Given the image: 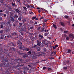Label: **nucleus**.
<instances>
[{
    "instance_id": "nucleus-28",
    "label": "nucleus",
    "mask_w": 74,
    "mask_h": 74,
    "mask_svg": "<svg viewBox=\"0 0 74 74\" xmlns=\"http://www.w3.org/2000/svg\"><path fill=\"white\" fill-rule=\"evenodd\" d=\"M4 60L5 62H8V58L5 59Z\"/></svg>"
},
{
    "instance_id": "nucleus-54",
    "label": "nucleus",
    "mask_w": 74,
    "mask_h": 74,
    "mask_svg": "<svg viewBox=\"0 0 74 74\" xmlns=\"http://www.w3.org/2000/svg\"><path fill=\"white\" fill-rule=\"evenodd\" d=\"M14 21L15 22H16V23H17V22H18V20H14Z\"/></svg>"
},
{
    "instance_id": "nucleus-17",
    "label": "nucleus",
    "mask_w": 74,
    "mask_h": 74,
    "mask_svg": "<svg viewBox=\"0 0 74 74\" xmlns=\"http://www.w3.org/2000/svg\"><path fill=\"white\" fill-rule=\"evenodd\" d=\"M37 45H35L34 46H33V48H35V49H37Z\"/></svg>"
},
{
    "instance_id": "nucleus-35",
    "label": "nucleus",
    "mask_w": 74,
    "mask_h": 74,
    "mask_svg": "<svg viewBox=\"0 0 74 74\" xmlns=\"http://www.w3.org/2000/svg\"><path fill=\"white\" fill-rule=\"evenodd\" d=\"M47 70H48V71H52V68H48Z\"/></svg>"
},
{
    "instance_id": "nucleus-9",
    "label": "nucleus",
    "mask_w": 74,
    "mask_h": 74,
    "mask_svg": "<svg viewBox=\"0 0 74 74\" xmlns=\"http://www.w3.org/2000/svg\"><path fill=\"white\" fill-rule=\"evenodd\" d=\"M38 36L39 37H40V39L39 40H41V38H44V36H43L42 35H41V34H40L38 35Z\"/></svg>"
},
{
    "instance_id": "nucleus-12",
    "label": "nucleus",
    "mask_w": 74,
    "mask_h": 74,
    "mask_svg": "<svg viewBox=\"0 0 74 74\" xmlns=\"http://www.w3.org/2000/svg\"><path fill=\"white\" fill-rule=\"evenodd\" d=\"M66 64L69 66V64H70V60H66Z\"/></svg>"
},
{
    "instance_id": "nucleus-27",
    "label": "nucleus",
    "mask_w": 74,
    "mask_h": 74,
    "mask_svg": "<svg viewBox=\"0 0 74 74\" xmlns=\"http://www.w3.org/2000/svg\"><path fill=\"white\" fill-rule=\"evenodd\" d=\"M11 23H10V22L9 21H8L7 22V25L8 26L9 25H10Z\"/></svg>"
},
{
    "instance_id": "nucleus-53",
    "label": "nucleus",
    "mask_w": 74,
    "mask_h": 74,
    "mask_svg": "<svg viewBox=\"0 0 74 74\" xmlns=\"http://www.w3.org/2000/svg\"><path fill=\"white\" fill-rule=\"evenodd\" d=\"M40 19H44V17H40Z\"/></svg>"
},
{
    "instance_id": "nucleus-22",
    "label": "nucleus",
    "mask_w": 74,
    "mask_h": 74,
    "mask_svg": "<svg viewBox=\"0 0 74 74\" xmlns=\"http://www.w3.org/2000/svg\"><path fill=\"white\" fill-rule=\"evenodd\" d=\"M70 52H71V50H70V49H68V51L67 53H70Z\"/></svg>"
},
{
    "instance_id": "nucleus-48",
    "label": "nucleus",
    "mask_w": 74,
    "mask_h": 74,
    "mask_svg": "<svg viewBox=\"0 0 74 74\" xmlns=\"http://www.w3.org/2000/svg\"><path fill=\"white\" fill-rule=\"evenodd\" d=\"M33 14V12H29V14L30 15H32V14Z\"/></svg>"
},
{
    "instance_id": "nucleus-13",
    "label": "nucleus",
    "mask_w": 74,
    "mask_h": 74,
    "mask_svg": "<svg viewBox=\"0 0 74 74\" xmlns=\"http://www.w3.org/2000/svg\"><path fill=\"white\" fill-rule=\"evenodd\" d=\"M40 28H41V26L40 25H38L37 26V30H40Z\"/></svg>"
},
{
    "instance_id": "nucleus-36",
    "label": "nucleus",
    "mask_w": 74,
    "mask_h": 74,
    "mask_svg": "<svg viewBox=\"0 0 74 74\" xmlns=\"http://www.w3.org/2000/svg\"><path fill=\"white\" fill-rule=\"evenodd\" d=\"M64 33H65V34H67V33H68V31H64Z\"/></svg>"
},
{
    "instance_id": "nucleus-41",
    "label": "nucleus",
    "mask_w": 74,
    "mask_h": 74,
    "mask_svg": "<svg viewBox=\"0 0 74 74\" xmlns=\"http://www.w3.org/2000/svg\"><path fill=\"white\" fill-rule=\"evenodd\" d=\"M69 36L70 37V38H72V37L73 36V35L70 34L69 35Z\"/></svg>"
},
{
    "instance_id": "nucleus-43",
    "label": "nucleus",
    "mask_w": 74,
    "mask_h": 74,
    "mask_svg": "<svg viewBox=\"0 0 74 74\" xmlns=\"http://www.w3.org/2000/svg\"><path fill=\"white\" fill-rule=\"evenodd\" d=\"M42 69L43 70H45L46 69V67L45 66H44L43 67Z\"/></svg>"
},
{
    "instance_id": "nucleus-42",
    "label": "nucleus",
    "mask_w": 74,
    "mask_h": 74,
    "mask_svg": "<svg viewBox=\"0 0 74 74\" xmlns=\"http://www.w3.org/2000/svg\"><path fill=\"white\" fill-rule=\"evenodd\" d=\"M23 9H24V10H27V8H26V7H23Z\"/></svg>"
},
{
    "instance_id": "nucleus-46",
    "label": "nucleus",
    "mask_w": 74,
    "mask_h": 74,
    "mask_svg": "<svg viewBox=\"0 0 74 74\" xmlns=\"http://www.w3.org/2000/svg\"><path fill=\"white\" fill-rule=\"evenodd\" d=\"M8 26H9V27H11L12 26V24H10Z\"/></svg>"
},
{
    "instance_id": "nucleus-31",
    "label": "nucleus",
    "mask_w": 74,
    "mask_h": 74,
    "mask_svg": "<svg viewBox=\"0 0 74 74\" xmlns=\"http://www.w3.org/2000/svg\"><path fill=\"white\" fill-rule=\"evenodd\" d=\"M12 50H13V51H16V48H12Z\"/></svg>"
},
{
    "instance_id": "nucleus-37",
    "label": "nucleus",
    "mask_w": 74,
    "mask_h": 74,
    "mask_svg": "<svg viewBox=\"0 0 74 74\" xmlns=\"http://www.w3.org/2000/svg\"><path fill=\"white\" fill-rule=\"evenodd\" d=\"M35 53V52L33 51H32L31 52V53L32 54V55H33V54H34Z\"/></svg>"
},
{
    "instance_id": "nucleus-38",
    "label": "nucleus",
    "mask_w": 74,
    "mask_h": 74,
    "mask_svg": "<svg viewBox=\"0 0 74 74\" xmlns=\"http://www.w3.org/2000/svg\"><path fill=\"white\" fill-rule=\"evenodd\" d=\"M63 69L64 70H66V69H67V67L66 66L64 67Z\"/></svg>"
},
{
    "instance_id": "nucleus-15",
    "label": "nucleus",
    "mask_w": 74,
    "mask_h": 74,
    "mask_svg": "<svg viewBox=\"0 0 74 74\" xmlns=\"http://www.w3.org/2000/svg\"><path fill=\"white\" fill-rule=\"evenodd\" d=\"M53 27H54V28H55V29H57V28H58L56 25L54 24H53Z\"/></svg>"
},
{
    "instance_id": "nucleus-47",
    "label": "nucleus",
    "mask_w": 74,
    "mask_h": 74,
    "mask_svg": "<svg viewBox=\"0 0 74 74\" xmlns=\"http://www.w3.org/2000/svg\"><path fill=\"white\" fill-rule=\"evenodd\" d=\"M28 53L29 55H30V54H31V53H32V52H31V51H29V52H28Z\"/></svg>"
},
{
    "instance_id": "nucleus-57",
    "label": "nucleus",
    "mask_w": 74,
    "mask_h": 74,
    "mask_svg": "<svg viewBox=\"0 0 74 74\" xmlns=\"http://www.w3.org/2000/svg\"><path fill=\"white\" fill-rule=\"evenodd\" d=\"M58 47V45H55V47H56V48H57Z\"/></svg>"
},
{
    "instance_id": "nucleus-24",
    "label": "nucleus",
    "mask_w": 74,
    "mask_h": 74,
    "mask_svg": "<svg viewBox=\"0 0 74 74\" xmlns=\"http://www.w3.org/2000/svg\"><path fill=\"white\" fill-rule=\"evenodd\" d=\"M10 14L11 16H12V15L14 14V13L12 12H10Z\"/></svg>"
},
{
    "instance_id": "nucleus-33",
    "label": "nucleus",
    "mask_w": 74,
    "mask_h": 74,
    "mask_svg": "<svg viewBox=\"0 0 74 74\" xmlns=\"http://www.w3.org/2000/svg\"><path fill=\"white\" fill-rule=\"evenodd\" d=\"M64 18H69V16H67V15H65L64 16Z\"/></svg>"
},
{
    "instance_id": "nucleus-45",
    "label": "nucleus",
    "mask_w": 74,
    "mask_h": 74,
    "mask_svg": "<svg viewBox=\"0 0 74 74\" xmlns=\"http://www.w3.org/2000/svg\"><path fill=\"white\" fill-rule=\"evenodd\" d=\"M3 15V14L2 13L0 12V16H2V15Z\"/></svg>"
},
{
    "instance_id": "nucleus-3",
    "label": "nucleus",
    "mask_w": 74,
    "mask_h": 74,
    "mask_svg": "<svg viewBox=\"0 0 74 74\" xmlns=\"http://www.w3.org/2000/svg\"><path fill=\"white\" fill-rule=\"evenodd\" d=\"M42 43L43 44H45L46 45H47L48 44V41L46 39H43L42 40Z\"/></svg>"
},
{
    "instance_id": "nucleus-2",
    "label": "nucleus",
    "mask_w": 74,
    "mask_h": 74,
    "mask_svg": "<svg viewBox=\"0 0 74 74\" xmlns=\"http://www.w3.org/2000/svg\"><path fill=\"white\" fill-rule=\"evenodd\" d=\"M18 54L19 55H21V56H22V58H26L28 56L27 54V53L25 52L24 53H20V51H18Z\"/></svg>"
},
{
    "instance_id": "nucleus-6",
    "label": "nucleus",
    "mask_w": 74,
    "mask_h": 74,
    "mask_svg": "<svg viewBox=\"0 0 74 74\" xmlns=\"http://www.w3.org/2000/svg\"><path fill=\"white\" fill-rule=\"evenodd\" d=\"M12 7H15V8H17L18 6L17 5H15V3H12Z\"/></svg>"
},
{
    "instance_id": "nucleus-10",
    "label": "nucleus",
    "mask_w": 74,
    "mask_h": 74,
    "mask_svg": "<svg viewBox=\"0 0 74 74\" xmlns=\"http://www.w3.org/2000/svg\"><path fill=\"white\" fill-rule=\"evenodd\" d=\"M14 18H18V14L16 12V14H14Z\"/></svg>"
},
{
    "instance_id": "nucleus-14",
    "label": "nucleus",
    "mask_w": 74,
    "mask_h": 74,
    "mask_svg": "<svg viewBox=\"0 0 74 74\" xmlns=\"http://www.w3.org/2000/svg\"><path fill=\"white\" fill-rule=\"evenodd\" d=\"M7 7L8 8V10H12V7L11 6H8Z\"/></svg>"
},
{
    "instance_id": "nucleus-18",
    "label": "nucleus",
    "mask_w": 74,
    "mask_h": 74,
    "mask_svg": "<svg viewBox=\"0 0 74 74\" xmlns=\"http://www.w3.org/2000/svg\"><path fill=\"white\" fill-rule=\"evenodd\" d=\"M44 31V28L42 27L40 29V32H43Z\"/></svg>"
},
{
    "instance_id": "nucleus-51",
    "label": "nucleus",
    "mask_w": 74,
    "mask_h": 74,
    "mask_svg": "<svg viewBox=\"0 0 74 74\" xmlns=\"http://www.w3.org/2000/svg\"><path fill=\"white\" fill-rule=\"evenodd\" d=\"M53 49H54L56 50V48L55 46H53Z\"/></svg>"
},
{
    "instance_id": "nucleus-1",
    "label": "nucleus",
    "mask_w": 74,
    "mask_h": 74,
    "mask_svg": "<svg viewBox=\"0 0 74 74\" xmlns=\"http://www.w3.org/2000/svg\"><path fill=\"white\" fill-rule=\"evenodd\" d=\"M17 45L19 47V49L21 50H23V51H29L30 50V48H26L24 47L23 45H22V44L21 42L19 40L17 41Z\"/></svg>"
},
{
    "instance_id": "nucleus-63",
    "label": "nucleus",
    "mask_w": 74,
    "mask_h": 74,
    "mask_svg": "<svg viewBox=\"0 0 74 74\" xmlns=\"http://www.w3.org/2000/svg\"><path fill=\"white\" fill-rule=\"evenodd\" d=\"M31 8H34V7L33 6H32V5H31Z\"/></svg>"
},
{
    "instance_id": "nucleus-49",
    "label": "nucleus",
    "mask_w": 74,
    "mask_h": 74,
    "mask_svg": "<svg viewBox=\"0 0 74 74\" xmlns=\"http://www.w3.org/2000/svg\"><path fill=\"white\" fill-rule=\"evenodd\" d=\"M64 36L65 37H67V36L66 35V34H64Z\"/></svg>"
},
{
    "instance_id": "nucleus-60",
    "label": "nucleus",
    "mask_w": 74,
    "mask_h": 74,
    "mask_svg": "<svg viewBox=\"0 0 74 74\" xmlns=\"http://www.w3.org/2000/svg\"><path fill=\"white\" fill-rule=\"evenodd\" d=\"M36 24H37V22H35L34 23V25H36Z\"/></svg>"
},
{
    "instance_id": "nucleus-61",
    "label": "nucleus",
    "mask_w": 74,
    "mask_h": 74,
    "mask_svg": "<svg viewBox=\"0 0 74 74\" xmlns=\"http://www.w3.org/2000/svg\"><path fill=\"white\" fill-rule=\"evenodd\" d=\"M38 12L39 13H40L41 12V10H38Z\"/></svg>"
},
{
    "instance_id": "nucleus-56",
    "label": "nucleus",
    "mask_w": 74,
    "mask_h": 74,
    "mask_svg": "<svg viewBox=\"0 0 74 74\" xmlns=\"http://www.w3.org/2000/svg\"><path fill=\"white\" fill-rule=\"evenodd\" d=\"M30 22L32 23H34V22H33V21H30Z\"/></svg>"
},
{
    "instance_id": "nucleus-64",
    "label": "nucleus",
    "mask_w": 74,
    "mask_h": 74,
    "mask_svg": "<svg viewBox=\"0 0 74 74\" xmlns=\"http://www.w3.org/2000/svg\"><path fill=\"white\" fill-rule=\"evenodd\" d=\"M3 15L4 16V17H5V16H6V14H4Z\"/></svg>"
},
{
    "instance_id": "nucleus-7",
    "label": "nucleus",
    "mask_w": 74,
    "mask_h": 74,
    "mask_svg": "<svg viewBox=\"0 0 74 74\" xmlns=\"http://www.w3.org/2000/svg\"><path fill=\"white\" fill-rule=\"evenodd\" d=\"M10 20L12 22V23H14V18H13L12 16H10Z\"/></svg>"
},
{
    "instance_id": "nucleus-20",
    "label": "nucleus",
    "mask_w": 74,
    "mask_h": 74,
    "mask_svg": "<svg viewBox=\"0 0 74 74\" xmlns=\"http://www.w3.org/2000/svg\"><path fill=\"white\" fill-rule=\"evenodd\" d=\"M61 25H62L63 26H65V25H64V23H63L62 22H61L60 23Z\"/></svg>"
},
{
    "instance_id": "nucleus-11",
    "label": "nucleus",
    "mask_w": 74,
    "mask_h": 74,
    "mask_svg": "<svg viewBox=\"0 0 74 74\" xmlns=\"http://www.w3.org/2000/svg\"><path fill=\"white\" fill-rule=\"evenodd\" d=\"M11 34L12 35V36H17V33L15 32L12 33Z\"/></svg>"
},
{
    "instance_id": "nucleus-4",
    "label": "nucleus",
    "mask_w": 74,
    "mask_h": 74,
    "mask_svg": "<svg viewBox=\"0 0 74 74\" xmlns=\"http://www.w3.org/2000/svg\"><path fill=\"white\" fill-rule=\"evenodd\" d=\"M1 22V25L0 26V28H1V29H2V28H3V25H5V24L4 22Z\"/></svg>"
},
{
    "instance_id": "nucleus-26",
    "label": "nucleus",
    "mask_w": 74,
    "mask_h": 74,
    "mask_svg": "<svg viewBox=\"0 0 74 74\" xmlns=\"http://www.w3.org/2000/svg\"><path fill=\"white\" fill-rule=\"evenodd\" d=\"M18 21H22L21 18V17H19V18H18Z\"/></svg>"
},
{
    "instance_id": "nucleus-8",
    "label": "nucleus",
    "mask_w": 74,
    "mask_h": 74,
    "mask_svg": "<svg viewBox=\"0 0 74 74\" xmlns=\"http://www.w3.org/2000/svg\"><path fill=\"white\" fill-rule=\"evenodd\" d=\"M16 8H14V10L16 11V13H17L18 14V13H19V12H20V10L18 9H16Z\"/></svg>"
},
{
    "instance_id": "nucleus-62",
    "label": "nucleus",
    "mask_w": 74,
    "mask_h": 74,
    "mask_svg": "<svg viewBox=\"0 0 74 74\" xmlns=\"http://www.w3.org/2000/svg\"><path fill=\"white\" fill-rule=\"evenodd\" d=\"M1 39H4V37H1Z\"/></svg>"
},
{
    "instance_id": "nucleus-40",
    "label": "nucleus",
    "mask_w": 74,
    "mask_h": 74,
    "mask_svg": "<svg viewBox=\"0 0 74 74\" xmlns=\"http://www.w3.org/2000/svg\"><path fill=\"white\" fill-rule=\"evenodd\" d=\"M30 29H33V28H34V26H32V27H29Z\"/></svg>"
},
{
    "instance_id": "nucleus-58",
    "label": "nucleus",
    "mask_w": 74,
    "mask_h": 74,
    "mask_svg": "<svg viewBox=\"0 0 74 74\" xmlns=\"http://www.w3.org/2000/svg\"><path fill=\"white\" fill-rule=\"evenodd\" d=\"M23 23H19V25H20V26H22V25Z\"/></svg>"
},
{
    "instance_id": "nucleus-29",
    "label": "nucleus",
    "mask_w": 74,
    "mask_h": 74,
    "mask_svg": "<svg viewBox=\"0 0 74 74\" xmlns=\"http://www.w3.org/2000/svg\"><path fill=\"white\" fill-rule=\"evenodd\" d=\"M36 16H35L34 17L33 16L32 17V20H34V19H36Z\"/></svg>"
},
{
    "instance_id": "nucleus-55",
    "label": "nucleus",
    "mask_w": 74,
    "mask_h": 74,
    "mask_svg": "<svg viewBox=\"0 0 74 74\" xmlns=\"http://www.w3.org/2000/svg\"><path fill=\"white\" fill-rule=\"evenodd\" d=\"M1 37H4V35H3V34H1Z\"/></svg>"
},
{
    "instance_id": "nucleus-19",
    "label": "nucleus",
    "mask_w": 74,
    "mask_h": 74,
    "mask_svg": "<svg viewBox=\"0 0 74 74\" xmlns=\"http://www.w3.org/2000/svg\"><path fill=\"white\" fill-rule=\"evenodd\" d=\"M37 51H40V48L39 47H37Z\"/></svg>"
},
{
    "instance_id": "nucleus-39",
    "label": "nucleus",
    "mask_w": 74,
    "mask_h": 74,
    "mask_svg": "<svg viewBox=\"0 0 74 74\" xmlns=\"http://www.w3.org/2000/svg\"><path fill=\"white\" fill-rule=\"evenodd\" d=\"M63 64H64V65H66L67 64H66V62H63Z\"/></svg>"
},
{
    "instance_id": "nucleus-59",
    "label": "nucleus",
    "mask_w": 74,
    "mask_h": 74,
    "mask_svg": "<svg viewBox=\"0 0 74 74\" xmlns=\"http://www.w3.org/2000/svg\"><path fill=\"white\" fill-rule=\"evenodd\" d=\"M2 59H3V60H4L5 59V58L4 57H2Z\"/></svg>"
},
{
    "instance_id": "nucleus-44",
    "label": "nucleus",
    "mask_w": 74,
    "mask_h": 74,
    "mask_svg": "<svg viewBox=\"0 0 74 74\" xmlns=\"http://www.w3.org/2000/svg\"><path fill=\"white\" fill-rule=\"evenodd\" d=\"M22 59H20V58H19V62H22Z\"/></svg>"
},
{
    "instance_id": "nucleus-34",
    "label": "nucleus",
    "mask_w": 74,
    "mask_h": 74,
    "mask_svg": "<svg viewBox=\"0 0 74 74\" xmlns=\"http://www.w3.org/2000/svg\"><path fill=\"white\" fill-rule=\"evenodd\" d=\"M66 40L69 41V40H70V38L69 37H66Z\"/></svg>"
},
{
    "instance_id": "nucleus-21",
    "label": "nucleus",
    "mask_w": 74,
    "mask_h": 74,
    "mask_svg": "<svg viewBox=\"0 0 74 74\" xmlns=\"http://www.w3.org/2000/svg\"><path fill=\"white\" fill-rule=\"evenodd\" d=\"M40 53H41V52H38L37 53V54L39 55L38 56H41V54H40Z\"/></svg>"
},
{
    "instance_id": "nucleus-52",
    "label": "nucleus",
    "mask_w": 74,
    "mask_h": 74,
    "mask_svg": "<svg viewBox=\"0 0 74 74\" xmlns=\"http://www.w3.org/2000/svg\"><path fill=\"white\" fill-rule=\"evenodd\" d=\"M12 3H13L14 4H16L15 1H13Z\"/></svg>"
},
{
    "instance_id": "nucleus-5",
    "label": "nucleus",
    "mask_w": 74,
    "mask_h": 74,
    "mask_svg": "<svg viewBox=\"0 0 74 74\" xmlns=\"http://www.w3.org/2000/svg\"><path fill=\"white\" fill-rule=\"evenodd\" d=\"M37 45H38L39 47H40V46L41 45V42L39 41V40H37Z\"/></svg>"
},
{
    "instance_id": "nucleus-50",
    "label": "nucleus",
    "mask_w": 74,
    "mask_h": 74,
    "mask_svg": "<svg viewBox=\"0 0 74 74\" xmlns=\"http://www.w3.org/2000/svg\"><path fill=\"white\" fill-rule=\"evenodd\" d=\"M21 35H22V36L23 35V32H21Z\"/></svg>"
},
{
    "instance_id": "nucleus-25",
    "label": "nucleus",
    "mask_w": 74,
    "mask_h": 74,
    "mask_svg": "<svg viewBox=\"0 0 74 74\" xmlns=\"http://www.w3.org/2000/svg\"><path fill=\"white\" fill-rule=\"evenodd\" d=\"M31 5H27V8H31Z\"/></svg>"
},
{
    "instance_id": "nucleus-32",
    "label": "nucleus",
    "mask_w": 74,
    "mask_h": 74,
    "mask_svg": "<svg viewBox=\"0 0 74 74\" xmlns=\"http://www.w3.org/2000/svg\"><path fill=\"white\" fill-rule=\"evenodd\" d=\"M4 32V31L3 30H1L0 31V33H1L2 34H3Z\"/></svg>"
},
{
    "instance_id": "nucleus-30",
    "label": "nucleus",
    "mask_w": 74,
    "mask_h": 74,
    "mask_svg": "<svg viewBox=\"0 0 74 74\" xmlns=\"http://www.w3.org/2000/svg\"><path fill=\"white\" fill-rule=\"evenodd\" d=\"M43 50H44V52H47V49L46 48H45Z\"/></svg>"
},
{
    "instance_id": "nucleus-16",
    "label": "nucleus",
    "mask_w": 74,
    "mask_h": 74,
    "mask_svg": "<svg viewBox=\"0 0 74 74\" xmlns=\"http://www.w3.org/2000/svg\"><path fill=\"white\" fill-rule=\"evenodd\" d=\"M0 2H1V3L3 4H5V2H4V0H1L0 1Z\"/></svg>"
},
{
    "instance_id": "nucleus-23",
    "label": "nucleus",
    "mask_w": 74,
    "mask_h": 74,
    "mask_svg": "<svg viewBox=\"0 0 74 74\" xmlns=\"http://www.w3.org/2000/svg\"><path fill=\"white\" fill-rule=\"evenodd\" d=\"M16 60L17 63H19V58H18L16 59Z\"/></svg>"
}]
</instances>
